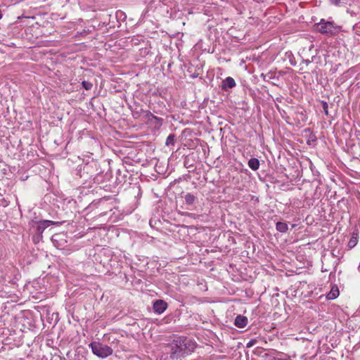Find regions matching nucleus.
Segmentation results:
<instances>
[{
	"label": "nucleus",
	"instance_id": "f257e3e1",
	"mask_svg": "<svg viewBox=\"0 0 360 360\" xmlns=\"http://www.w3.org/2000/svg\"><path fill=\"white\" fill-rule=\"evenodd\" d=\"M315 29L319 33L332 37L338 34L341 31V27L333 21L321 19L319 22L314 25Z\"/></svg>",
	"mask_w": 360,
	"mask_h": 360
},
{
	"label": "nucleus",
	"instance_id": "f03ea898",
	"mask_svg": "<svg viewBox=\"0 0 360 360\" xmlns=\"http://www.w3.org/2000/svg\"><path fill=\"white\" fill-rule=\"evenodd\" d=\"M307 120L305 110L300 106L292 107L290 110V115L287 117V122L300 126L304 124Z\"/></svg>",
	"mask_w": 360,
	"mask_h": 360
},
{
	"label": "nucleus",
	"instance_id": "7ed1b4c3",
	"mask_svg": "<svg viewBox=\"0 0 360 360\" xmlns=\"http://www.w3.org/2000/svg\"><path fill=\"white\" fill-rule=\"evenodd\" d=\"M94 354L96 355L100 358H106L112 354V349L103 343L99 342H92L89 344Z\"/></svg>",
	"mask_w": 360,
	"mask_h": 360
},
{
	"label": "nucleus",
	"instance_id": "20e7f679",
	"mask_svg": "<svg viewBox=\"0 0 360 360\" xmlns=\"http://www.w3.org/2000/svg\"><path fill=\"white\" fill-rule=\"evenodd\" d=\"M145 122L154 130H158L160 129L163 124V119L155 116L153 113L145 112Z\"/></svg>",
	"mask_w": 360,
	"mask_h": 360
},
{
	"label": "nucleus",
	"instance_id": "39448f33",
	"mask_svg": "<svg viewBox=\"0 0 360 360\" xmlns=\"http://www.w3.org/2000/svg\"><path fill=\"white\" fill-rule=\"evenodd\" d=\"M32 228L35 229L36 234L38 238H41V234L50 225L53 224L54 222L50 220H42V221H32Z\"/></svg>",
	"mask_w": 360,
	"mask_h": 360
},
{
	"label": "nucleus",
	"instance_id": "423d86ee",
	"mask_svg": "<svg viewBox=\"0 0 360 360\" xmlns=\"http://www.w3.org/2000/svg\"><path fill=\"white\" fill-rule=\"evenodd\" d=\"M167 308V303L163 300H157L153 302L154 312L158 314L163 313Z\"/></svg>",
	"mask_w": 360,
	"mask_h": 360
},
{
	"label": "nucleus",
	"instance_id": "0eeeda50",
	"mask_svg": "<svg viewBox=\"0 0 360 360\" xmlns=\"http://www.w3.org/2000/svg\"><path fill=\"white\" fill-rule=\"evenodd\" d=\"M145 112H150V111L143 110L141 108H136L132 111V116L134 119L140 120L145 122Z\"/></svg>",
	"mask_w": 360,
	"mask_h": 360
},
{
	"label": "nucleus",
	"instance_id": "6e6552de",
	"mask_svg": "<svg viewBox=\"0 0 360 360\" xmlns=\"http://www.w3.org/2000/svg\"><path fill=\"white\" fill-rule=\"evenodd\" d=\"M251 96L254 99L257 101V99L262 100L263 102L264 98L266 100L269 99V97H272L269 94V91H250Z\"/></svg>",
	"mask_w": 360,
	"mask_h": 360
},
{
	"label": "nucleus",
	"instance_id": "1a4fd4ad",
	"mask_svg": "<svg viewBox=\"0 0 360 360\" xmlns=\"http://www.w3.org/2000/svg\"><path fill=\"white\" fill-rule=\"evenodd\" d=\"M236 86V82L231 77H227L221 82L222 90H227L228 89H232Z\"/></svg>",
	"mask_w": 360,
	"mask_h": 360
},
{
	"label": "nucleus",
	"instance_id": "9d476101",
	"mask_svg": "<svg viewBox=\"0 0 360 360\" xmlns=\"http://www.w3.org/2000/svg\"><path fill=\"white\" fill-rule=\"evenodd\" d=\"M234 324L238 328H243L248 324V318L243 315H238L235 319Z\"/></svg>",
	"mask_w": 360,
	"mask_h": 360
},
{
	"label": "nucleus",
	"instance_id": "9b49d317",
	"mask_svg": "<svg viewBox=\"0 0 360 360\" xmlns=\"http://www.w3.org/2000/svg\"><path fill=\"white\" fill-rule=\"evenodd\" d=\"M184 198L185 202L188 206L194 205L195 202L198 200V198L191 193H186Z\"/></svg>",
	"mask_w": 360,
	"mask_h": 360
},
{
	"label": "nucleus",
	"instance_id": "f8f14e48",
	"mask_svg": "<svg viewBox=\"0 0 360 360\" xmlns=\"http://www.w3.org/2000/svg\"><path fill=\"white\" fill-rule=\"evenodd\" d=\"M358 240H359V233L357 231L356 232L354 231L351 238L349 239V241L348 242V244H347L348 248L349 249L354 248L356 245Z\"/></svg>",
	"mask_w": 360,
	"mask_h": 360
},
{
	"label": "nucleus",
	"instance_id": "ddd939ff",
	"mask_svg": "<svg viewBox=\"0 0 360 360\" xmlns=\"http://www.w3.org/2000/svg\"><path fill=\"white\" fill-rule=\"evenodd\" d=\"M339 295V289L337 285L332 287L330 291L327 294L326 297L328 300H334Z\"/></svg>",
	"mask_w": 360,
	"mask_h": 360
},
{
	"label": "nucleus",
	"instance_id": "4468645a",
	"mask_svg": "<svg viewBox=\"0 0 360 360\" xmlns=\"http://www.w3.org/2000/svg\"><path fill=\"white\" fill-rule=\"evenodd\" d=\"M259 161L257 158H253L248 161V166L253 171L257 170L259 167Z\"/></svg>",
	"mask_w": 360,
	"mask_h": 360
},
{
	"label": "nucleus",
	"instance_id": "2eb2a0df",
	"mask_svg": "<svg viewBox=\"0 0 360 360\" xmlns=\"http://www.w3.org/2000/svg\"><path fill=\"white\" fill-rule=\"evenodd\" d=\"M276 229L281 233H286L288 230V226L285 222L278 221L276 224Z\"/></svg>",
	"mask_w": 360,
	"mask_h": 360
},
{
	"label": "nucleus",
	"instance_id": "dca6fc26",
	"mask_svg": "<svg viewBox=\"0 0 360 360\" xmlns=\"http://www.w3.org/2000/svg\"><path fill=\"white\" fill-rule=\"evenodd\" d=\"M333 96V92H331L330 95H326L327 96V98H328V101H321V104H322V107H323V111H324V113L326 115H328V102H330V96Z\"/></svg>",
	"mask_w": 360,
	"mask_h": 360
},
{
	"label": "nucleus",
	"instance_id": "f3484780",
	"mask_svg": "<svg viewBox=\"0 0 360 360\" xmlns=\"http://www.w3.org/2000/svg\"><path fill=\"white\" fill-rule=\"evenodd\" d=\"M176 135L174 134H170L166 139V146H169L174 145L176 141Z\"/></svg>",
	"mask_w": 360,
	"mask_h": 360
},
{
	"label": "nucleus",
	"instance_id": "a211bd4d",
	"mask_svg": "<svg viewBox=\"0 0 360 360\" xmlns=\"http://www.w3.org/2000/svg\"><path fill=\"white\" fill-rule=\"evenodd\" d=\"M82 86L85 89V90H89L92 88L93 84L91 82L83 81L82 82Z\"/></svg>",
	"mask_w": 360,
	"mask_h": 360
},
{
	"label": "nucleus",
	"instance_id": "6ab92c4d",
	"mask_svg": "<svg viewBox=\"0 0 360 360\" xmlns=\"http://www.w3.org/2000/svg\"><path fill=\"white\" fill-rule=\"evenodd\" d=\"M360 25L356 24L353 26V31L355 32L356 35L360 37Z\"/></svg>",
	"mask_w": 360,
	"mask_h": 360
},
{
	"label": "nucleus",
	"instance_id": "aec40b11",
	"mask_svg": "<svg viewBox=\"0 0 360 360\" xmlns=\"http://www.w3.org/2000/svg\"><path fill=\"white\" fill-rule=\"evenodd\" d=\"M257 340L256 339H252L250 340L248 343H247V345L246 347L248 348L249 347H252L253 345H255L256 343H257Z\"/></svg>",
	"mask_w": 360,
	"mask_h": 360
},
{
	"label": "nucleus",
	"instance_id": "412c9836",
	"mask_svg": "<svg viewBox=\"0 0 360 360\" xmlns=\"http://www.w3.org/2000/svg\"><path fill=\"white\" fill-rule=\"evenodd\" d=\"M198 76H199V73L196 72V71H195L193 73H192L191 75V77H193V78L198 77Z\"/></svg>",
	"mask_w": 360,
	"mask_h": 360
},
{
	"label": "nucleus",
	"instance_id": "4be33fe9",
	"mask_svg": "<svg viewBox=\"0 0 360 360\" xmlns=\"http://www.w3.org/2000/svg\"><path fill=\"white\" fill-rule=\"evenodd\" d=\"M330 3L335 5H338L340 0H330Z\"/></svg>",
	"mask_w": 360,
	"mask_h": 360
},
{
	"label": "nucleus",
	"instance_id": "5701e85b",
	"mask_svg": "<svg viewBox=\"0 0 360 360\" xmlns=\"http://www.w3.org/2000/svg\"><path fill=\"white\" fill-rule=\"evenodd\" d=\"M184 166L186 168H189L191 167V165H189V162H188L187 159H186L185 161H184Z\"/></svg>",
	"mask_w": 360,
	"mask_h": 360
},
{
	"label": "nucleus",
	"instance_id": "b1692460",
	"mask_svg": "<svg viewBox=\"0 0 360 360\" xmlns=\"http://www.w3.org/2000/svg\"><path fill=\"white\" fill-rule=\"evenodd\" d=\"M303 64H305L307 66L311 63L309 60H306L302 62Z\"/></svg>",
	"mask_w": 360,
	"mask_h": 360
},
{
	"label": "nucleus",
	"instance_id": "393cba45",
	"mask_svg": "<svg viewBox=\"0 0 360 360\" xmlns=\"http://www.w3.org/2000/svg\"><path fill=\"white\" fill-rule=\"evenodd\" d=\"M59 236H60L59 234H56V235L53 236H52V240H53H53H56V238L59 237Z\"/></svg>",
	"mask_w": 360,
	"mask_h": 360
},
{
	"label": "nucleus",
	"instance_id": "a878e982",
	"mask_svg": "<svg viewBox=\"0 0 360 360\" xmlns=\"http://www.w3.org/2000/svg\"><path fill=\"white\" fill-rule=\"evenodd\" d=\"M39 238H38V237H37V236H34L33 240H39Z\"/></svg>",
	"mask_w": 360,
	"mask_h": 360
},
{
	"label": "nucleus",
	"instance_id": "bb28decb",
	"mask_svg": "<svg viewBox=\"0 0 360 360\" xmlns=\"http://www.w3.org/2000/svg\"><path fill=\"white\" fill-rule=\"evenodd\" d=\"M188 71L189 72H193L192 68H188Z\"/></svg>",
	"mask_w": 360,
	"mask_h": 360
},
{
	"label": "nucleus",
	"instance_id": "cd10ccee",
	"mask_svg": "<svg viewBox=\"0 0 360 360\" xmlns=\"http://www.w3.org/2000/svg\"><path fill=\"white\" fill-rule=\"evenodd\" d=\"M276 360H288L287 359H278Z\"/></svg>",
	"mask_w": 360,
	"mask_h": 360
},
{
	"label": "nucleus",
	"instance_id": "c85d7f7f",
	"mask_svg": "<svg viewBox=\"0 0 360 360\" xmlns=\"http://www.w3.org/2000/svg\"><path fill=\"white\" fill-rule=\"evenodd\" d=\"M358 41H360V37L356 39Z\"/></svg>",
	"mask_w": 360,
	"mask_h": 360
},
{
	"label": "nucleus",
	"instance_id": "c756f323",
	"mask_svg": "<svg viewBox=\"0 0 360 360\" xmlns=\"http://www.w3.org/2000/svg\"><path fill=\"white\" fill-rule=\"evenodd\" d=\"M333 102H335V97L333 98Z\"/></svg>",
	"mask_w": 360,
	"mask_h": 360
},
{
	"label": "nucleus",
	"instance_id": "7c9ffc66",
	"mask_svg": "<svg viewBox=\"0 0 360 360\" xmlns=\"http://www.w3.org/2000/svg\"><path fill=\"white\" fill-rule=\"evenodd\" d=\"M65 1H66V2H70V0H65Z\"/></svg>",
	"mask_w": 360,
	"mask_h": 360
}]
</instances>
